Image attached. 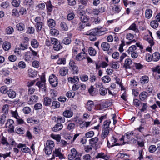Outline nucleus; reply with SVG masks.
I'll use <instances>...</instances> for the list:
<instances>
[{"label":"nucleus","mask_w":160,"mask_h":160,"mask_svg":"<svg viewBox=\"0 0 160 160\" xmlns=\"http://www.w3.org/2000/svg\"><path fill=\"white\" fill-rule=\"evenodd\" d=\"M63 115L64 117L69 118L72 116L73 112L71 110H67L63 112Z\"/></svg>","instance_id":"13"},{"label":"nucleus","mask_w":160,"mask_h":160,"mask_svg":"<svg viewBox=\"0 0 160 160\" xmlns=\"http://www.w3.org/2000/svg\"><path fill=\"white\" fill-rule=\"evenodd\" d=\"M20 0H13L11 2V3L13 6L18 7L20 5Z\"/></svg>","instance_id":"30"},{"label":"nucleus","mask_w":160,"mask_h":160,"mask_svg":"<svg viewBox=\"0 0 160 160\" xmlns=\"http://www.w3.org/2000/svg\"><path fill=\"white\" fill-rule=\"evenodd\" d=\"M60 26L63 30L66 31L68 30V27L65 22H62L60 24Z\"/></svg>","instance_id":"56"},{"label":"nucleus","mask_w":160,"mask_h":160,"mask_svg":"<svg viewBox=\"0 0 160 160\" xmlns=\"http://www.w3.org/2000/svg\"><path fill=\"white\" fill-rule=\"evenodd\" d=\"M81 49V47L74 46L72 49V52L74 54H76Z\"/></svg>","instance_id":"48"},{"label":"nucleus","mask_w":160,"mask_h":160,"mask_svg":"<svg viewBox=\"0 0 160 160\" xmlns=\"http://www.w3.org/2000/svg\"><path fill=\"white\" fill-rule=\"evenodd\" d=\"M12 16L18 17L19 16L18 11L16 9H13L12 11Z\"/></svg>","instance_id":"50"},{"label":"nucleus","mask_w":160,"mask_h":160,"mask_svg":"<svg viewBox=\"0 0 160 160\" xmlns=\"http://www.w3.org/2000/svg\"><path fill=\"white\" fill-rule=\"evenodd\" d=\"M27 121L28 123H38V121L33 119L32 118H28L27 120Z\"/></svg>","instance_id":"59"},{"label":"nucleus","mask_w":160,"mask_h":160,"mask_svg":"<svg viewBox=\"0 0 160 160\" xmlns=\"http://www.w3.org/2000/svg\"><path fill=\"white\" fill-rule=\"evenodd\" d=\"M31 44L32 46L34 48H37L39 46V43L38 41L35 39L32 40L31 42Z\"/></svg>","instance_id":"32"},{"label":"nucleus","mask_w":160,"mask_h":160,"mask_svg":"<svg viewBox=\"0 0 160 160\" xmlns=\"http://www.w3.org/2000/svg\"><path fill=\"white\" fill-rule=\"evenodd\" d=\"M68 72V69L66 67H63L60 69L59 71L60 74L62 76H65Z\"/></svg>","instance_id":"22"},{"label":"nucleus","mask_w":160,"mask_h":160,"mask_svg":"<svg viewBox=\"0 0 160 160\" xmlns=\"http://www.w3.org/2000/svg\"><path fill=\"white\" fill-rule=\"evenodd\" d=\"M65 118L64 117L61 116H58L57 117V122L58 123H63L65 122Z\"/></svg>","instance_id":"57"},{"label":"nucleus","mask_w":160,"mask_h":160,"mask_svg":"<svg viewBox=\"0 0 160 160\" xmlns=\"http://www.w3.org/2000/svg\"><path fill=\"white\" fill-rule=\"evenodd\" d=\"M49 81L51 85L54 87H56L58 83L57 77L54 74H52L49 77Z\"/></svg>","instance_id":"4"},{"label":"nucleus","mask_w":160,"mask_h":160,"mask_svg":"<svg viewBox=\"0 0 160 160\" xmlns=\"http://www.w3.org/2000/svg\"><path fill=\"white\" fill-rule=\"evenodd\" d=\"M110 44L106 42H103L101 45L102 49L105 51H108L110 48Z\"/></svg>","instance_id":"10"},{"label":"nucleus","mask_w":160,"mask_h":160,"mask_svg":"<svg viewBox=\"0 0 160 160\" xmlns=\"http://www.w3.org/2000/svg\"><path fill=\"white\" fill-rule=\"evenodd\" d=\"M88 52L89 54L92 56H95L96 54V52L95 50L92 47H90L88 49Z\"/></svg>","instance_id":"36"},{"label":"nucleus","mask_w":160,"mask_h":160,"mask_svg":"<svg viewBox=\"0 0 160 160\" xmlns=\"http://www.w3.org/2000/svg\"><path fill=\"white\" fill-rule=\"evenodd\" d=\"M152 11L150 9H147L145 12V17L148 19L151 18L152 14Z\"/></svg>","instance_id":"25"},{"label":"nucleus","mask_w":160,"mask_h":160,"mask_svg":"<svg viewBox=\"0 0 160 160\" xmlns=\"http://www.w3.org/2000/svg\"><path fill=\"white\" fill-rule=\"evenodd\" d=\"M72 34H68V37L65 38L62 40V42L65 45H68L71 42V37L72 36Z\"/></svg>","instance_id":"12"},{"label":"nucleus","mask_w":160,"mask_h":160,"mask_svg":"<svg viewBox=\"0 0 160 160\" xmlns=\"http://www.w3.org/2000/svg\"><path fill=\"white\" fill-rule=\"evenodd\" d=\"M89 79L90 81L91 82H94L96 80V78L95 75L93 73H91Z\"/></svg>","instance_id":"52"},{"label":"nucleus","mask_w":160,"mask_h":160,"mask_svg":"<svg viewBox=\"0 0 160 160\" xmlns=\"http://www.w3.org/2000/svg\"><path fill=\"white\" fill-rule=\"evenodd\" d=\"M0 6L3 8H7L9 7V3L6 2H2Z\"/></svg>","instance_id":"63"},{"label":"nucleus","mask_w":160,"mask_h":160,"mask_svg":"<svg viewBox=\"0 0 160 160\" xmlns=\"http://www.w3.org/2000/svg\"><path fill=\"white\" fill-rule=\"evenodd\" d=\"M14 121L11 119H8L6 123V127L9 128L11 130L13 131L14 127L13 126Z\"/></svg>","instance_id":"6"},{"label":"nucleus","mask_w":160,"mask_h":160,"mask_svg":"<svg viewBox=\"0 0 160 160\" xmlns=\"http://www.w3.org/2000/svg\"><path fill=\"white\" fill-rule=\"evenodd\" d=\"M132 63V61L131 59H127L125 61L123 67L126 69H130L131 68L130 65Z\"/></svg>","instance_id":"9"},{"label":"nucleus","mask_w":160,"mask_h":160,"mask_svg":"<svg viewBox=\"0 0 160 160\" xmlns=\"http://www.w3.org/2000/svg\"><path fill=\"white\" fill-rule=\"evenodd\" d=\"M11 46L10 43L7 41L4 42L2 44V48L6 51L9 50L11 48Z\"/></svg>","instance_id":"16"},{"label":"nucleus","mask_w":160,"mask_h":160,"mask_svg":"<svg viewBox=\"0 0 160 160\" xmlns=\"http://www.w3.org/2000/svg\"><path fill=\"white\" fill-rule=\"evenodd\" d=\"M48 11L51 12L52 10V5L51 4V2L49 1L48 2L46 5Z\"/></svg>","instance_id":"55"},{"label":"nucleus","mask_w":160,"mask_h":160,"mask_svg":"<svg viewBox=\"0 0 160 160\" xmlns=\"http://www.w3.org/2000/svg\"><path fill=\"white\" fill-rule=\"evenodd\" d=\"M62 46L60 42H58L53 45V48L54 50L56 51H58L62 48Z\"/></svg>","instance_id":"21"},{"label":"nucleus","mask_w":160,"mask_h":160,"mask_svg":"<svg viewBox=\"0 0 160 160\" xmlns=\"http://www.w3.org/2000/svg\"><path fill=\"white\" fill-rule=\"evenodd\" d=\"M160 55L158 52H156L154 53L152 56V60L154 61H157L160 59Z\"/></svg>","instance_id":"20"},{"label":"nucleus","mask_w":160,"mask_h":160,"mask_svg":"<svg viewBox=\"0 0 160 160\" xmlns=\"http://www.w3.org/2000/svg\"><path fill=\"white\" fill-rule=\"evenodd\" d=\"M51 137L54 139L56 140L58 142H59L61 139V137L59 135L52 134Z\"/></svg>","instance_id":"62"},{"label":"nucleus","mask_w":160,"mask_h":160,"mask_svg":"<svg viewBox=\"0 0 160 160\" xmlns=\"http://www.w3.org/2000/svg\"><path fill=\"white\" fill-rule=\"evenodd\" d=\"M46 146L52 148L54 146V142L51 140H48L46 142Z\"/></svg>","instance_id":"39"},{"label":"nucleus","mask_w":160,"mask_h":160,"mask_svg":"<svg viewBox=\"0 0 160 160\" xmlns=\"http://www.w3.org/2000/svg\"><path fill=\"white\" fill-rule=\"evenodd\" d=\"M52 102V99L48 97H46L44 98L43 104L46 106H49Z\"/></svg>","instance_id":"15"},{"label":"nucleus","mask_w":160,"mask_h":160,"mask_svg":"<svg viewBox=\"0 0 160 160\" xmlns=\"http://www.w3.org/2000/svg\"><path fill=\"white\" fill-rule=\"evenodd\" d=\"M102 80L103 82L105 83H107L108 82L110 81L111 78L109 76L106 75L103 76L102 78Z\"/></svg>","instance_id":"38"},{"label":"nucleus","mask_w":160,"mask_h":160,"mask_svg":"<svg viewBox=\"0 0 160 160\" xmlns=\"http://www.w3.org/2000/svg\"><path fill=\"white\" fill-rule=\"evenodd\" d=\"M60 106V103L57 101H53L52 102V107L53 108H59Z\"/></svg>","instance_id":"34"},{"label":"nucleus","mask_w":160,"mask_h":160,"mask_svg":"<svg viewBox=\"0 0 160 160\" xmlns=\"http://www.w3.org/2000/svg\"><path fill=\"white\" fill-rule=\"evenodd\" d=\"M129 29L130 30H132L136 32H138V30L137 28L136 24L134 23H133L129 27Z\"/></svg>","instance_id":"46"},{"label":"nucleus","mask_w":160,"mask_h":160,"mask_svg":"<svg viewBox=\"0 0 160 160\" xmlns=\"http://www.w3.org/2000/svg\"><path fill=\"white\" fill-rule=\"evenodd\" d=\"M59 33V31L55 29H51L50 30V33L53 36H57L58 35Z\"/></svg>","instance_id":"42"},{"label":"nucleus","mask_w":160,"mask_h":160,"mask_svg":"<svg viewBox=\"0 0 160 160\" xmlns=\"http://www.w3.org/2000/svg\"><path fill=\"white\" fill-rule=\"evenodd\" d=\"M54 154L53 155L52 158L49 159V160H52L55 158V155L56 157H58L60 159H62L63 158L62 154L61 153L59 149H56L53 151Z\"/></svg>","instance_id":"5"},{"label":"nucleus","mask_w":160,"mask_h":160,"mask_svg":"<svg viewBox=\"0 0 160 160\" xmlns=\"http://www.w3.org/2000/svg\"><path fill=\"white\" fill-rule=\"evenodd\" d=\"M140 80L142 83L145 84L149 82V78L147 76H144L141 78Z\"/></svg>","instance_id":"27"},{"label":"nucleus","mask_w":160,"mask_h":160,"mask_svg":"<svg viewBox=\"0 0 160 160\" xmlns=\"http://www.w3.org/2000/svg\"><path fill=\"white\" fill-rule=\"evenodd\" d=\"M98 138L97 137L93 138L89 140L90 143L91 144L93 145L98 142Z\"/></svg>","instance_id":"58"},{"label":"nucleus","mask_w":160,"mask_h":160,"mask_svg":"<svg viewBox=\"0 0 160 160\" xmlns=\"http://www.w3.org/2000/svg\"><path fill=\"white\" fill-rule=\"evenodd\" d=\"M99 93L101 95L104 96L107 93V90L105 88L103 87L100 88Z\"/></svg>","instance_id":"37"},{"label":"nucleus","mask_w":160,"mask_h":160,"mask_svg":"<svg viewBox=\"0 0 160 160\" xmlns=\"http://www.w3.org/2000/svg\"><path fill=\"white\" fill-rule=\"evenodd\" d=\"M45 78L44 77H41V81L37 82L36 85L38 86L39 88L40 87H42V86H43L45 84Z\"/></svg>","instance_id":"18"},{"label":"nucleus","mask_w":160,"mask_h":160,"mask_svg":"<svg viewBox=\"0 0 160 160\" xmlns=\"http://www.w3.org/2000/svg\"><path fill=\"white\" fill-rule=\"evenodd\" d=\"M48 26L50 28H52L55 25V21L52 19H49L48 21Z\"/></svg>","instance_id":"31"},{"label":"nucleus","mask_w":160,"mask_h":160,"mask_svg":"<svg viewBox=\"0 0 160 160\" xmlns=\"http://www.w3.org/2000/svg\"><path fill=\"white\" fill-rule=\"evenodd\" d=\"M66 96L69 98H73L75 95V93L72 91L68 92L66 94Z\"/></svg>","instance_id":"53"},{"label":"nucleus","mask_w":160,"mask_h":160,"mask_svg":"<svg viewBox=\"0 0 160 160\" xmlns=\"http://www.w3.org/2000/svg\"><path fill=\"white\" fill-rule=\"evenodd\" d=\"M24 129L23 128L18 127L16 129V132L18 134H23L24 133Z\"/></svg>","instance_id":"49"},{"label":"nucleus","mask_w":160,"mask_h":160,"mask_svg":"<svg viewBox=\"0 0 160 160\" xmlns=\"http://www.w3.org/2000/svg\"><path fill=\"white\" fill-rule=\"evenodd\" d=\"M25 59L26 61H30L32 59V55L30 53L27 52V54H25Z\"/></svg>","instance_id":"60"},{"label":"nucleus","mask_w":160,"mask_h":160,"mask_svg":"<svg viewBox=\"0 0 160 160\" xmlns=\"http://www.w3.org/2000/svg\"><path fill=\"white\" fill-rule=\"evenodd\" d=\"M137 49V47L135 45H132L130 47L127 52L128 54L131 53L132 52H135V51Z\"/></svg>","instance_id":"35"},{"label":"nucleus","mask_w":160,"mask_h":160,"mask_svg":"<svg viewBox=\"0 0 160 160\" xmlns=\"http://www.w3.org/2000/svg\"><path fill=\"white\" fill-rule=\"evenodd\" d=\"M1 143L3 145H6L7 146L9 145V143L7 142L6 138L3 136L2 138Z\"/></svg>","instance_id":"64"},{"label":"nucleus","mask_w":160,"mask_h":160,"mask_svg":"<svg viewBox=\"0 0 160 160\" xmlns=\"http://www.w3.org/2000/svg\"><path fill=\"white\" fill-rule=\"evenodd\" d=\"M63 128V125L60 123H58L52 128V130L54 132H57Z\"/></svg>","instance_id":"17"},{"label":"nucleus","mask_w":160,"mask_h":160,"mask_svg":"<svg viewBox=\"0 0 160 160\" xmlns=\"http://www.w3.org/2000/svg\"><path fill=\"white\" fill-rule=\"evenodd\" d=\"M149 152L151 153H153L157 150V148L154 145H151L148 148Z\"/></svg>","instance_id":"51"},{"label":"nucleus","mask_w":160,"mask_h":160,"mask_svg":"<svg viewBox=\"0 0 160 160\" xmlns=\"http://www.w3.org/2000/svg\"><path fill=\"white\" fill-rule=\"evenodd\" d=\"M85 58V52H81L76 57V59L77 61H81Z\"/></svg>","instance_id":"14"},{"label":"nucleus","mask_w":160,"mask_h":160,"mask_svg":"<svg viewBox=\"0 0 160 160\" xmlns=\"http://www.w3.org/2000/svg\"><path fill=\"white\" fill-rule=\"evenodd\" d=\"M148 93L146 92H143L141 93L139 95L140 99L141 100H144L147 97Z\"/></svg>","instance_id":"28"},{"label":"nucleus","mask_w":160,"mask_h":160,"mask_svg":"<svg viewBox=\"0 0 160 160\" xmlns=\"http://www.w3.org/2000/svg\"><path fill=\"white\" fill-rule=\"evenodd\" d=\"M38 99V97L36 95L31 96L29 98V100L28 102V104L32 105L37 102Z\"/></svg>","instance_id":"8"},{"label":"nucleus","mask_w":160,"mask_h":160,"mask_svg":"<svg viewBox=\"0 0 160 160\" xmlns=\"http://www.w3.org/2000/svg\"><path fill=\"white\" fill-rule=\"evenodd\" d=\"M6 116L4 114H3L0 117V123L2 124L4 123L6 121Z\"/></svg>","instance_id":"61"},{"label":"nucleus","mask_w":160,"mask_h":160,"mask_svg":"<svg viewBox=\"0 0 160 160\" xmlns=\"http://www.w3.org/2000/svg\"><path fill=\"white\" fill-rule=\"evenodd\" d=\"M96 157V158H102L104 159L105 160H108L107 158H108L107 155L105 154L103 152L98 153Z\"/></svg>","instance_id":"23"},{"label":"nucleus","mask_w":160,"mask_h":160,"mask_svg":"<svg viewBox=\"0 0 160 160\" xmlns=\"http://www.w3.org/2000/svg\"><path fill=\"white\" fill-rule=\"evenodd\" d=\"M153 75L155 79L160 80V68L158 66L152 68Z\"/></svg>","instance_id":"3"},{"label":"nucleus","mask_w":160,"mask_h":160,"mask_svg":"<svg viewBox=\"0 0 160 160\" xmlns=\"http://www.w3.org/2000/svg\"><path fill=\"white\" fill-rule=\"evenodd\" d=\"M80 18L82 22L84 23L87 22L89 19L88 17L83 15H82Z\"/></svg>","instance_id":"47"},{"label":"nucleus","mask_w":160,"mask_h":160,"mask_svg":"<svg viewBox=\"0 0 160 160\" xmlns=\"http://www.w3.org/2000/svg\"><path fill=\"white\" fill-rule=\"evenodd\" d=\"M111 123L110 121L106 120L104 122L103 128L101 135L102 139H104L107 137L109 132L110 128L109 125Z\"/></svg>","instance_id":"2"},{"label":"nucleus","mask_w":160,"mask_h":160,"mask_svg":"<svg viewBox=\"0 0 160 160\" xmlns=\"http://www.w3.org/2000/svg\"><path fill=\"white\" fill-rule=\"evenodd\" d=\"M8 105L7 104H5L3 105L2 109V112L6 114L8 113Z\"/></svg>","instance_id":"43"},{"label":"nucleus","mask_w":160,"mask_h":160,"mask_svg":"<svg viewBox=\"0 0 160 160\" xmlns=\"http://www.w3.org/2000/svg\"><path fill=\"white\" fill-rule=\"evenodd\" d=\"M8 96L11 98H14L15 97L16 93L13 90L10 89L8 91Z\"/></svg>","instance_id":"24"},{"label":"nucleus","mask_w":160,"mask_h":160,"mask_svg":"<svg viewBox=\"0 0 160 160\" xmlns=\"http://www.w3.org/2000/svg\"><path fill=\"white\" fill-rule=\"evenodd\" d=\"M93 101L91 100H88L86 105V109L89 111H91L94 107Z\"/></svg>","instance_id":"11"},{"label":"nucleus","mask_w":160,"mask_h":160,"mask_svg":"<svg viewBox=\"0 0 160 160\" xmlns=\"http://www.w3.org/2000/svg\"><path fill=\"white\" fill-rule=\"evenodd\" d=\"M107 31L106 28H95L92 29L89 34V38L91 41H95L96 39V35L100 36L104 34L106 31Z\"/></svg>","instance_id":"1"},{"label":"nucleus","mask_w":160,"mask_h":160,"mask_svg":"<svg viewBox=\"0 0 160 160\" xmlns=\"http://www.w3.org/2000/svg\"><path fill=\"white\" fill-rule=\"evenodd\" d=\"M83 43L79 39H76L75 41L74 46L82 47L83 46Z\"/></svg>","instance_id":"29"},{"label":"nucleus","mask_w":160,"mask_h":160,"mask_svg":"<svg viewBox=\"0 0 160 160\" xmlns=\"http://www.w3.org/2000/svg\"><path fill=\"white\" fill-rule=\"evenodd\" d=\"M23 3L27 7L30 8L33 7L34 2L32 0H25L23 2Z\"/></svg>","instance_id":"19"},{"label":"nucleus","mask_w":160,"mask_h":160,"mask_svg":"<svg viewBox=\"0 0 160 160\" xmlns=\"http://www.w3.org/2000/svg\"><path fill=\"white\" fill-rule=\"evenodd\" d=\"M57 63L58 64H65L66 63V59L64 58H60L58 60Z\"/></svg>","instance_id":"54"},{"label":"nucleus","mask_w":160,"mask_h":160,"mask_svg":"<svg viewBox=\"0 0 160 160\" xmlns=\"http://www.w3.org/2000/svg\"><path fill=\"white\" fill-rule=\"evenodd\" d=\"M43 23L42 22L39 23H36L35 26L36 28V30L38 32L41 31L42 28Z\"/></svg>","instance_id":"44"},{"label":"nucleus","mask_w":160,"mask_h":160,"mask_svg":"<svg viewBox=\"0 0 160 160\" xmlns=\"http://www.w3.org/2000/svg\"><path fill=\"white\" fill-rule=\"evenodd\" d=\"M78 154V152L75 148H73L71 150V153L69 154L68 155V159L70 160H72Z\"/></svg>","instance_id":"7"},{"label":"nucleus","mask_w":160,"mask_h":160,"mask_svg":"<svg viewBox=\"0 0 160 160\" xmlns=\"http://www.w3.org/2000/svg\"><path fill=\"white\" fill-rule=\"evenodd\" d=\"M17 29L20 31H22L25 29V25L22 23H19L16 25Z\"/></svg>","instance_id":"33"},{"label":"nucleus","mask_w":160,"mask_h":160,"mask_svg":"<svg viewBox=\"0 0 160 160\" xmlns=\"http://www.w3.org/2000/svg\"><path fill=\"white\" fill-rule=\"evenodd\" d=\"M158 21H157V20H154L152 21L151 22V26L154 28H157L158 26Z\"/></svg>","instance_id":"40"},{"label":"nucleus","mask_w":160,"mask_h":160,"mask_svg":"<svg viewBox=\"0 0 160 160\" xmlns=\"http://www.w3.org/2000/svg\"><path fill=\"white\" fill-rule=\"evenodd\" d=\"M6 32L8 34H11L14 31L13 28L9 26L7 27L6 29Z\"/></svg>","instance_id":"41"},{"label":"nucleus","mask_w":160,"mask_h":160,"mask_svg":"<svg viewBox=\"0 0 160 160\" xmlns=\"http://www.w3.org/2000/svg\"><path fill=\"white\" fill-rule=\"evenodd\" d=\"M44 150L46 154L49 155L52 153V148L46 146Z\"/></svg>","instance_id":"45"},{"label":"nucleus","mask_w":160,"mask_h":160,"mask_svg":"<svg viewBox=\"0 0 160 160\" xmlns=\"http://www.w3.org/2000/svg\"><path fill=\"white\" fill-rule=\"evenodd\" d=\"M28 75L29 77H33L37 75L38 74L37 72L32 69H30L28 70Z\"/></svg>","instance_id":"26"}]
</instances>
